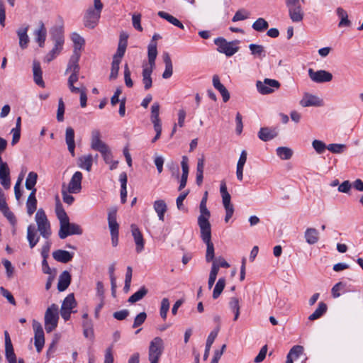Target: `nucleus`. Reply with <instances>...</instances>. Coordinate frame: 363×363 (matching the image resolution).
<instances>
[{
    "mask_svg": "<svg viewBox=\"0 0 363 363\" xmlns=\"http://www.w3.org/2000/svg\"><path fill=\"white\" fill-rule=\"evenodd\" d=\"M116 208H111L108 213V227L111 234L118 233V224L116 221Z\"/></svg>",
    "mask_w": 363,
    "mask_h": 363,
    "instance_id": "24",
    "label": "nucleus"
},
{
    "mask_svg": "<svg viewBox=\"0 0 363 363\" xmlns=\"http://www.w3.org/2000/svg\"><path fill=\"white\" fill-rule=\"evenodd\" d=\"M77 306V302L74 298V296L73 294H70L67 295L64 299L61 308L65 310L72 311V309L74 308Z\"/></svg>",
    "mask_w": 363,
    "mask_h": 363,
    "instance_id": "45",
    "label": "nucleus"
},
{
    "mask_svg": "<svg viewBox=\"0 0 363 363\" xmlns=\"http://www.w3.org/2000/svg\"><path fill=\"white\" fill-rule=\"evenodd\" d=\"M130 74L128 65V64H125L124 66V80L125 84L128 87H132L133 86V82L130 78Z\"/></svg>",
    "mask_w": 363,
    "mask_h": 363,
    "instance_id": "61",
    "label": "nucleus"
},
{
    "mask_svg": "<svg viewBox=\"0 0 363 363\" xmlns=\"http://www.w3.org/2000/svg\"><path fill=\"white\" fill-rule=\"evenodd\" d=\"M157 14L160 17L167 20L168 22H169L172 25H174L181 29L184 28V25L180 22V21H179L177 18L174 17L173 16L169 14L168 13L164 12V11H159Z\"/></svg>",
    "mask_w": 363,
    "mask_h": 363,
    "instance_id": "40",
    "label": "nucleus"
},
{
    "mask_svg": "<svg viewBox=\"0 0 363 363\" xmlns=\"http://www.w3.org/2000/svg\"><path fill=\"white\" fill-rule=\"evenodd\" d=\"M0 211L8 219V220L10 222V223L12 225H16V217H15L14 214L13 213V212L10 211L9 206L6 207V208L1 209Z\"/></svg>",
    "mask_w": 363,
    "mask_h": 363,
    "instance_id": "58",
    "label": "nucleus"
},
{
    "mask_svg": "<svg viewBox=\"0 0 363 363\" xmlns=\"http://www.w3.org/2000/svg\"><path fill=\"white\" fill-rule=\"evenodd\" d=\"M121 62L118 60H113L111 63V73L109 75L110 80H115L118 75L119 65Z\"/></svg>",
    "mask_w": 363,
    "mask_h": 363,
    "instance_id": "52",
    "label": "nucleus"
},
{
    "mask_svg": "<svg viewBox=\"0 0 363 363\" xmlns=\"http://www.w3.org/2000/svg\"><path fill=\"white\" fill-rule=\"evenodd\" d=\"M27 239L31 249L33 248L39 241L40 238L33 225H30L27 228Z\"/></svg>",
    "mask_w": 363,
    "mask_h": 363,
    "instance_id": "29",
    "label": "nucleus"
},
{
    "mask_svg": "<svg viewBox=\"0 0 363 363\" xmlns=\"http://www.w3.org/2000/svg\"><path fill=\"white\" fill-rule=\"evenodd\" d=\"M55 211L57 218L60 220V225L69 221V217L67 216L65 211L62 208L61 203H57Z\"/></svg>",
    "mask_w": 363,
    "mask_h": 363,
    "instance_id": "47",
    "label": "nucleus"
},
{
    "mask_svg": "<svg viewBox=\"0 0 363 363\" xmlns=\"http://www.w3.org/2000/svg\"><path fill=\"white\" fill-rule=\"evenodd\" d=\"M308 72L311 79L316 83L329 82L333 79V74L325 70L314 71L310 68Z\"/></svg>",
    "mask_w": 363,
    "mask_h": 363,
    "instance_id": "13",
    "label": "nucleus"
},
{
    "mask_svg": "<svg viewBox=\"0 0 363 363\" xmlns=\"http://www.w3.org/2000/svg\"><path fill=\"white\" fill-rule=\"evenodd\" d=\"M82 229L79 225L71 223L69 220L66 223L61 225L58 235L60 239H65L69 235H82Z\"/></svg>",
    "mask_w": 363,
    "mask_h": 363,
    "instance_id": "9",
    "label": "nucleus"
},
{
    "mask_svg": "<svg viewBox=\"0 0 363 363\" xmlns=\"http://www.w3.org/2000/svg\"><path fill=\"white\" fill-rule=\"evenodd\" d=\"M337 15L340 18L338 24L340 27L350 26L351 25L350 21L348 19V15L345 10L341 7H338L336 10Z\"/></svg>",
    "mask_w": 363,
    "mask_h": 363,
    "instance_id": "43",
    "label": "nucleus"
},
{
    "mask_svg": "<svg viewBox=\"0 0 363 363\" xmlns=\"http://www.w3.org/2000/svg\"><path fill=\"white\" fill-rule=\"evenodd\" d=\"M91 147L100 153H104L109 149L108 146L101 140V133L99 130L95 129L91 131Z\"/></svg>",
    "mask_w": 363,
    "mask_h": 363,
    "instance_id": "12",
    "label": "nucleus"
},
{
    "mask_svg": "<svg viewBox=\"0 0 363 363\" xmlns=\"http://www.w3.org/2000/svg\"><path fill=\"white\" fill-rule=\"evenodd\" d=\"M225 286V279L223 277L219 278L213 291V298H218L221 294Z\"/></svg>",
    "mask_w": 363,
    "mask_h": 363,
    "instance_id": "48",
    "label": "nucleus"
},
{
    "mask_svg": "<svg viewBox=\"0 0 363 363\" xmlns=\"http://www.w3.org/2000/svg\"><path fill=\"white\" fill-rule=\"evenodd\" d=\"M35 221L40 234L43 238L48 239L51 235L50 225L43 209L38 210L35 214Z\"/></svg>",
    "mask_w": 363,
    "mask_h": 363,
    "instance_id": "4",
    "label": "nucleus"
},
{
    "mask_svg": "<svg viewBox=\"0 0 363 363\" xmlns=\"http://www.w3.org/2000/svg\"><path fill=\"white\" fill-rule=\"evenodd\" d=\"M153 67H144L143 69V83L145 90H148L151 88L152 84V79L151 74L152 73Z\"/></svg>",
    "mask_w": 363,
    "mask_h": 363,
    "instance_id": "35",
    "label": "nucleus"
},
{
    "mask_svg": "<svg viewBox=\"0 0 363 363\" xmlns=\"http://www.w3.org/2000/svg\"><path fill=\"white\" fill-rule=\"evenodd\" d=\"M82 172H76L72 177L67 188L69 194H77L82 190Z\"/></svg>",
    "mask_w": 363,
    "mask_h": 363,
    "instance_id": "14",
    "label": "nucleus"
},
{
    "mask_svg": "<svg viewBox=\"0 0 363 363\" xmlns=\"http://www.w3.org/2000/svg\"><path fill=\"white\" fill-rule=\"evenodd\" d=\"M279 131L277 128H261L258 132V138L262 141H269L278 135Z\"/></svg>",
    "mask_w": 363,
    "mask_h": 363,
    "instance_id": "21",
    "label": "nucleus"
},
{
    "mask_svg": "<svg viewBox=\"0 0 363 363\" xmlns=\"http://www.w3.org/2000/svg\"><path fill=\"white\" fill-rule=\"evenodd\" d=\"M51 39L54 42V47L45 55L44 62H50L53 60L62 50L64 45L63 31L61 28H54L50 31Z\"/></svg>",
    "mask_w": 363,
    "mask_h": 363,
    "instance_id": "1",
    "label": "nucleus"
},
{
    "mask_svg": "<svg viewBox=\"0 0 363 363\" xmlns=\"http://www.w3.org/2000/svg\"><path fill=\"white\" fill-rule=\"evenodd\" d=\"M65 141L70 154L74 155L75 141L74 130L72 127H67L65 131Z\"/></svg>",
    "mask_w": 363,
    "mask_h": 363,
    "instance_id": "25",
    "label": "nucleus"
},
{
    "mask_svg": "<svg viewBox=\"0 0 363 363\" xmlns=\"http://www.w3.org/2000/svg\"><path fill=\"white\" fill-rule=\"evenodd\" d=\"M164 350L163 340L160 337H155L150 344L148 359L158 362Z\"/></svg>",
    "mask_w": 363,
    "mask_h": 363,
    "instance_id": "6",
    "label": "nucleus"
},
{
    "mask_svg": "<svg viewBox=\"0 0 363 363\" xmlns=\"http://www.w3.org/2000/svg\"><path fill=\"white\" fill-rule=\"evenodd\" d=\"M346 146L343 144H330L327 146V149L333 153L340 154L344 152Z\"/></svg>",
    "mask_w": 363,
    "mask_h": 363,
    "instance_id": "54",
    "label": "nucleus"
},
{
    "mask_svg": "<svg viewBox=\"0 0 363 363\" xmlns=\"http://www.w3.org/2000/svg\"><path fill=\"white\" fill-rule=\"evenodd\" d=\"M312 146L318 154H322L327 148L326 145L321 140H314Z\"/></svg>",
    "mask_w": 363,
    "mask_h": 363,
    "instance_id": "56",
    "label": "nucleus"
},
{
    "mask_svg": "<svg viewBox=\"0 0 363 363\" xmlns=\"http://www.w3.org/2000/svg\"><path fill=\"white\" fill-rule=\"evenodd\" d=\"M160 108L159 103L155 102L151 106V121H160Z\"/></svg>",
    "mask_w": 363,
    "mask_h": 363,
    "instance_id": "53",
    "label": "nucleus"
},
{
    "mask_svg": "<svg viewBox=\"0 0 363 363\" xmlns=\"http://www.w3.org/2000/svg\"><path fill=\"white\" fill-rule=\"evenodd\" d=\"M147 314L145 312H141L136 315L134 319L133 328H135L140 326L146 320Z\"/></svg>",
    "mask_w": 363,
    "mask_h": 363,
    "instance_id": "60",
    "label": "nucleus"
},
{
    "mask_svg": "<svg viewBox=\"0 0 363 363\" xmlns=\"http://www.w3.org/2000/svg\"><path fill=\"white\" fill-rule=\"evenodd\" d=\"M5 356L9 363H16V356L14 352L13 344L7 330L4 331Z\"/></svg>",
    "mask_w": 363,
    "mask_h": 363,
    "instance_id": "16",
    "label": "nucleus"
},
{
    "mask_svg": "<svg viewBox=\"0 0 363 363\" xmlns=\"http://www.w3.org/2000/svg\"><path fill=\"white\" fill-rule=\"evenodd\" d=\"M141 15L140 13H134L132 16V23L134 28L138 31L143 30V27L140 24Z\"/></svg>",
    "mask_w": 363,
    "mask_h": 363,
    "instance_id": "62",
    "label": "nucleus"
},
{
    "mask_svg": "<svg viewBox=\"0 0 363 363\" xmlns=\"http://www.w3.org/2000/svg\"><path fill=\"white\" fill-rule=\"evenodd\" d=\"M0 291H1V295L4 297H5L11 304H12L13 306L16 305L15 298H13V295L7 289H6L4 287L1 286L0 288Z\"/></svg>",
    "mask_w": 363,
    "mask_h": 363,
    "instance_id": "63",
    "label": "nucleus"
},
{
    "mask_svg": "<svg viewBox=\"0 0 363 363\" xmlns=\"http://www.w3.org/2000/svg\"><path fill=\"white\" fill-rule=\"evenodd\" d=\"M94 157L91 154L84 155L78 158V166L90 172L93 164Z\"/></svg>",
    "mask_w": 363,
    "mask_h": 363,
    "instance_id": "32",
    "label": "nucleus"
},
{
    "mask_svg": "<svg viewBox=\"0 0 363 363\" xmlns=\"http://www.w3.org/2000/svg\"><path fill=\"white\" fill-rule=\"evenodd\" d=\"M300 105L303 107L321 106H323V100L315 95L306 93L300 101Z\"/></svg>",
    "mask_w": 363,
    "mask_h": 363,
    "instance_id": "20",
    "label": "nucleus"
},
{
    "mask_svg": "<svg viewBox=\"0 0 363 363\" xmlns=\"http://www.w3.org/2000/svg\"><path fill=\"white\" fill-rule=\"evenodd\" d=\"M71 282V275L67 271H64L59 277L57 289L59 291L66 290Z\"/></svg>",
    "mask_w": 363,
    "mask_h": 363,
    "instance_id": "28",
    "label": "nucleus"
},
{
    "mask_svg": "<svg viewBox=\"0 0 363 363\" xmlns=\"http://www.w3.org/2000/svg\"><path fill=\"white\" fill-rule=\"evenodd\" d=\"M81 54L79 52V48L78 47H75L73 51L72 55L70 57L69 60L67 67L66 69V73L68 72H71L72 73H79V61L80 58Z\"/></svg>",
    "mask_w": 363,
    "mask_h": 363,
    "instance_id": "17",
    "label": "nucleus"
},
{
    "mask_svg": "<svg viewBox=\"0 0 363 363\" xmlns=\"http://www.w3.org/2000/svg\"><path fill=\"white\" fill-rule=\"evenodd\" d=\"M0 183L4 189H8L11 186L10 170L6 162L0 159Z\"/></svg>",
    "mask_w": 363,
    "mask_h": 363,
    "instance_id": "15",
    "label": "nucleus"
},
{
    "mask_svg": "<svg viewBox=\"0 0 363 363\" xmlns=\"http://www.w3.org/2000/svg\"><path fill=\"white\" fill-rule=\"evenodd\" d=\"M169 309V301L167 298H163L161 301L160 314L163 320H166Z\"/></svg>",
    "mask_w": 363,
    "mask_h": 363,
    "instance_id": "51",
    "label": "nucleus"
},
{
    "mask_svg": "<svg viewBox=\"0 0 363 363\" xmlns=\"http://www.w3.org/2000/svg\"><path fill=\"white\" fill-rule=\"evenodd\" d=\"M303 347L301 345L294 346L288 353V356L291 357L298 358L303 352Z\"/></svg>",
    "mask_w": 363,
    "mask_h": 363,
    "instance_id": "57",
    "label": "nucleus"
},
{
    "mask_svg": "<svg viewBox=\"0 0 363 363\" xmlns=\"http://www.w3.org/2000/svg\"><path fill=\"white\" fill-rule=\"evenodd\" d=\"M201 238L203 242L206 245V260L207 262L213 261L214 245L211 242V230L201 232Z\"/></svg>",
    "mask_w": 363,
    "mask_h": 363,
    "instance_id": "10",
    "label": "nucleus"
},
{
    "mask_svg": "<svg viewBox=\"0 0 363 363\" xmlns=\"http://www.w3.org/2000/svg\"><path fill=\"white\" fill-rule=\"evenodd\" d=\"M148 292V290L145 286H142L138 291L130 296L128 301L130 303H134L145 297Z\"/></svg>",
    "mask_w": 363,
    "mask_h": 363,
    "instance_id": "44",
    "label": "nucleus"
},
{
    "mask_svg": "<svg viewBox=\"0 0 363 363\" xmlns=\"http://www.w3.org/2000/svg\"><path fill=\"white\" fill-rule=\"evenodd\" d=\"M163 60L165 64V69L162 74V77L164 79H169L173 74V65L169 53L164 52L163 54Z\"/></svg>",
    "mask_w": 363,
    "mask_h": 363,
    "instance_id": "33",
    "label": "nucleus"
},
{
    "mask_svg": "<svg viewBox=\"0 0 363 363\" xmlns=\"http://www.w3.org/2000/svg\"><path fill=\"white\" fill-rule=\"evenodd\" d=\"M219 330H220V328H219V326H217L208 335L207 340H206V342L205 352L203 354V360H206L208 359L211 346H212L215 339L218 336Z\"/></svg>",
    "mask_w": 363,
    "mask_h": 363,
    "instance_id": "26",
    "label": "nucleus"
},
{
    "mask_svg": "<svg viewBox=\"0 0 363 363\" xmlns=\"http://www.w3.org/2000/svg\"><path fill=\"white\" fill-rule=\"evenodd\" d=\"M157 55V43L150 42L147 48V57L150 67L155 68V60Z\"/></svg>",
    "mask_w": 363,
    "mask_h": 363,
    "instance_id": "31",
    "label": "nucleus"
},
{
    "mask_svg": "<svg viewBox=\"0 0 363 363\" xmlns=\"http://www.w3.org/2000/svg\"><path fill=\"white\" fill-rule=\"evenodd\" d=\"M36 190L32 191L27 199L26 207L27 213L31 216L37 209V199L35 198Z\"/></svg>",
    "mask_w": 363,
    "mask_h": 363,
    "instance_id": "34",
    "label": "nucleus"
},
{
    "mask_svg": "<svg viewBox=\"0 0 363 363\" xmlns=\"http://www.w3.org/2000/svg\"><path fill=\"white\" fill-rule=\"evenodd\" d=\"M327 309V305L323 302H320L318 303V308L312 314L309 315L308 319L310 320H315L320 318L324 313H326Z\"/></svg>",
    "mask_w": 363,
    "mask_h": 363,
    "instance_id": "41",
    "label": "nucleus"
},
{
    "mask_svg": "<svg viewBox=\"0 0 363 363\" xmlns=\"http://www.w3.org/2000/svg\"><path fill=\"white\" fill-rule=\"evenodd\" d=\"M62 196L63 201L68 205H71L74 201V198L69 194L67 189L65 188V184L62 185Z\"/></svg>",
    "mask_w": 363,
    "mask_h": 363,
    "instance_id": "59",
    "label": "nucleus"
},
{
    "mask_svg": "<svg viewBox=\"0 0 363 363\" xmlns=\"http://www.w3.org/2000/svg\"><path fill=\"white\" fill-rule=\"evenodd\" d=\"M252 27L257 32H263L269 28V23L264 18H259L252 23Z\"/></svg>",
    "mask_w": 363,
    "mask_h": 363,
    "instance_id": "46",
    "label": "nucleus"
},
{
    "mask_svg": "<svg viewBox=\"0 0 363 363\" xmlns=\"http://www.w3.org/2000/svg\"><path fill=\"white\" fill-rule=\"evenodd\" d=\"M34 330L35 347L38 352H40L45 345V335L42 325L36 320H33L32 323Z\"/></svg>",
    "mask_w": 363,
    "mask_h": 363,
    "instance_id": "8",
    "label": "nucleus"
},
{
    "mask_svg": "<svg viewBox=\"0 0 363 363\" xmlns=\"http://www.w3.org/2000/svg\"><path fill=\"white\" fill-rule=\"evenodd\" d=\"M33 78L35 82L40 86L44 87L45 83L43 80V72L40 64L38 61H33Z\"/></svg>",
    "mask_w": 363,
    "mask_h": 363,
    "instance_id": "30",
    "label": "nucleus"
},
{
    "mask_svg": "<svg viewBox=\"0 0 363 363\" xmlns=\"http://www.w3.org/2000/svg\"><path fill=\"white\" fill-rule=\"evenodd\" d=\"M277 154L281 160H289L293 155V152L289 147H279L277 149Z\"/></svg>",
    "mask_w": 363,
    "mask_h": 363,
    "instance_id": "49",
    "label": "nucleus"
},
{
    "mask_svg": "<svg viewBox=\"0 0 363 363\" xmlns=\"http://www.w3.org/2000/svg\"><path fill=\"white\" fill-rule=\"evenodd\" d=\"M289 13L293 22H300L303 18V11L301 5L289 9Z\"/></svg>",
    "mask_w": 363,
    "mask_h": 363,
    "instance_id": "37",
    "label": "nucleus"
},
{
    "mask_svg": "<svg viewBox=\"0 0 363 363\" xmlns=\"http://www.w3.org/2000/svg\"><path fill=\"white\" fill-rule=\"evenodd\" d=\"M103 8V6L94 4L93 6L87 9L83 18L84 24L86 28L93 29L97 26Z\"/></svg>",
    "mask_w": 363,
    "mask_h": 363,
    "instance_id": "3",
    "label": "nucleus"
},
{
    "mask_svg": "<svg viewBox=\"0 0 363 363\" xmlns=\"http://www.w3.org/2000/svg\"><path fill=\"white\" fill-rule=\"evenodd\" d=\"M58 320V306L52 303L45 313V329L48 333L52 332L57 328Z\"/></svg>",
    "mask_w": 363,
    "mask_h": 363,
    "instance_id": "2",
    "label": "nucleus"
},
{
    "mask_svg": "<svg viewBox=\"0 0 363 363\" xmlns=\"http://www.w3.org/2000/svg\"><path fill=\"white\" fill-rule=\"evenodd\" d=\"M346 283L340 281L335 284L331 289V294L333 298H336L340 296V291H345Z\"/></svg>",
    "mask_w": 363,
    "mask_h": 363,
    "instance_id": "50",
    "label": "nucleus"
},
{
    "mask_svg": "<svg viewBox=\"0 0 363 363\" xmlns=\"http://www.w3.org/2000/svg\"><path fill=\"white\" fill-rule=\"evenodd\" d=\"M251 54L260 60L266 57V50L263 45L251 43L249 45Z\"/></svg>",
    "mask_w": 363,
    "mask_h": 363,
    "instance_id": "36",
    "label": "nucleus"
},
{
    "mask_svg": "<svg viewBox=\"0 0 363 363\" xmlns=\"http://www.w3.org/2000/svg\"><path fill=\"white\" fill-rule=\"evenodd\" d=\"M167 204L163 200H157L154 203V209L160 220L164 221V213L167 211Z\"/></svg>",
    "mask_w": 363,
    "mask_h": 363,
    "instance_id": "38",
    "label": "nucleus"
},
{
    "mask_svg": "<svg viewBox=\"0 0 363 363\" xmlns=\"http://www.w3.org/2000/svg\"><path fill=\"white\" fill-rule=\"evenodd\" d=\"M74 253L64 250H57L52 252L54 259L62 263H67L73 258Z\"/></svg>",
    "mask_w": 363,
    "mask_h": 363,
    "instance_id": "22",
    "label": "nucleus"
},
{
    "mask_svg": "<svg viewBox=\"0 0 363 363\" xmlns=\"http://www.w3.org/2000/svg\"><path fill=\"white\" fill-rule=\"evenodd\" d=\"M28 28L29 26H26L25 27L18 28L16 31L19 38V45L22 49H26L28 47V43L30 41L27 33Z\"/></svg>",
    "mask_w": 363,
    "mask_h": 363,
    "instance_id": "27",
    "label": "nucleus"
},
{
    "mask_svg": "<svg viewBox=\"0 0 363 363\" xmlns=\"http://www.w3.org/2000/svg\"><path fill=\"white\" fill-rule=\"evenodd\" d=\"M38 180V174L35 172H30L27 176L26 179L25 186L26 189L33 191L37 189L35 188V186L37 183Z\"/></svg>",
    "mask_w": 363,
    "mask_h": 363,
    "instance_id": "42",
    "label": "nucleus"
},
{
    "mask_svg": "<svg viewBox=\"0 0 363 363\" xmlns=\"http://www.w3.org/2000/svg\"><path fill=\"white\" fill-rule=\"evenodd\" d=\"M238 41L228 42L223 38H217L214 40V43L218 46V51L225 53L226 56L230 57L238 51L239 48L235 46Z\"/></svg>",
    "mask_w": 363,
    "mask_h": 363,
    "instance_id": "5",
    "label": "nucleus"
},
{
    "mask_svg": "<svg viewBox=\"0 0 363 363\" xmlns=\"http://www.w3.org/2000/svg\"><path fill=\"white\" fill-rule=\"evenodd\" d=\"M65 104L62 98L59 99L58 101V108L57 111V120L59 122H62L64 121V113H65Z\"/></svg>",
    "mask_w": 363,
    "mask_h": 363,
    "instance_id": "55",
    "label": "nucleus"
},
{
    "mask_svg": "<svg viewBox=\"0 0 363 363\" xmlns=\"http://www.w3.org/2000/svg\"><path fill=\"white\" fill-rule=\"evenodd\" d=\"M305 238L306 242L313 245L318 241V232L315 228H308L305 232Z\"/></svg>",
    "mask_w": 363,
    "mask_h": 363,
    "instance_id": "39",
    "label": "nucleus"
},
{
    "mask_svg": "<svg viewBox=\"0 0 363 363\" xmlns=\"http://www.w3.org/2000/svg\"><path fill=\"white\" fill-rule=\"evenodd\" d=\"M128 35L126 33H121L117 51L116 53L113 55V60H118L121 62V59L125 55L128 45Z\"/></svg>",
    "mask_w": 363,
    "mask_h": 363,
    "instance_id": "18",
    "label": "nucleus"
},
{
    "mask_svg": "<svg viewBox=\"0 0 363 363\" xmlns=\"http://www.w3.org/2000/svg\"><path fill=\"white\" fill-rule=\"evenodd\" d=\"M132 235L136 245V252H141L144 249L145 241L143 236L135 224H132L131 226Z\"/></svg>",
    "mask_w": 363,
    "mask_h": 363,
    "instance_id": "19",
    "label": "nucleus"
},
{
    "mask_svg": "<svg viewBox=\"0 0 363 363\" xmlns=\"http://www.w3.org/2000/svg\"><path fill=\"white\" fill-rule=\"evenodd\" d=\"M267 352V345H264L259 350V354L255 357L254 362L255 363L262 362L266 357Z\"/></svg>",
    "mask_w": 363,
    "mask_h": 363,
    "instance_id": "64",
    "label": "nucleus"
},
{
    "mask_svg": "<svg viewBox=\"0 0 363 363\" xmlns=\"http://www.w3.org/2000/svg\"><path fill=\"white\" fill-rule=\"evenodd\" d=\"M35 41L40 48H43L47 36V30L43 21L39 22V28L34 31Z\"/></svg>",
    "mask_w": 363,
    "mask_h": 363,
    "instance_id": "23",
    "label": "nucleus"
},
{
    "mask_svg": "<svg viewBox=\"0 0 363 363\" xmlns=\"http://www.w3.org/2000/svg\"><path fill=\"white\" fill-rule=\"evenodd\" d=\"M281 84L276 79L265 78L263 82L257 81L256 87L257 91L263 95L273 93L276 89H279Z\"/></svg>",
    "mask_w": 363,
    "mask_h": 363,
    "instance_id": "7",
    "label": "nucleus"
},
{
    "mask_svg": "<svg viewBox=\"0 0 363 363\" xmlns=\"http://www.w3.org/2000/svg\"><path fill=\"white\" fill-rule=\"evenodd\" d=\"M200 215L198 217V225L200 228V232L211 230V225L209 222L211 212L206 206H199Z\"/></svg>",
    "mask_w": 363,
    "mask_h": 363,
    "instance_id": "11",
    "label": "nucleus"
}]
</instances>
